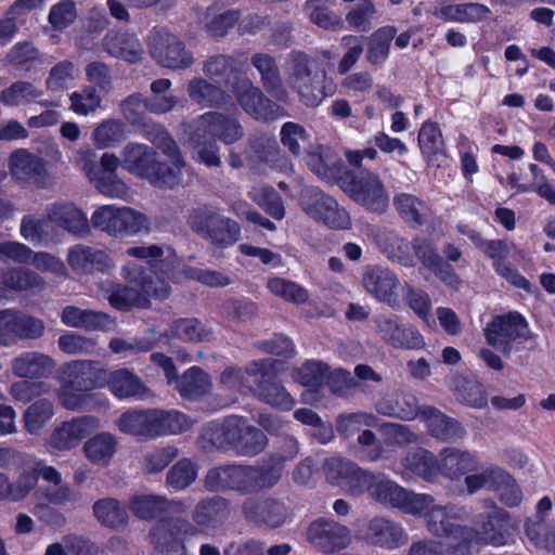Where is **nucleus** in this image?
Returning <instances> with one entry per match:
<instances>
[{
  "instance_id": "nucleus-1",
  "label": "nucleus",
  "mask_w": 555,
  "mask_h": 555,
  "mask_svg": "<svg viewBox=\"0 0 555 555\" xmlns=\"http://www.w3.org/2000/svg\"><path fill=\"white\" fill-rule=\"evenodd\" d=\"M243 135V127L235 117L206 112L183 125L181 141L195 162L206 167H219L221 158L217 140L230 145Z\"/></svg>"
},
{
  "instance_id": "nucleus-2",
  "label": "nucleus",
  "mask_w": 555,
  "mask_h": 555,
  "mask_svg": "<svg viewBox=\"0 0 555 555\" xmlns=\"http://www.w3.org/2000/svg\"><path fill=\"white\" fill-rule=\"evenodd\" d=\"M120 275L135 287L109 280L101 281L99 284L102 295L116 309L146 308L151 299L165 300L170 295V286L166 281L157 275L153 279L147 274V270L135 261H127L120 269Z\"/></svg>"
},
{
  "instance_id": "nucleus-3",
  "label": "nucleus",
  "mask_w": 555,
  "mask_h": 555,
  "mask_svg": "<svg viewBox=\"0 0 555 555\" xmlns=\"http://www.w3.org/2000/svg\"><path fill=\"white\" fill-rule=\"evenodd\" d=\"M72 163L101 194L120 199L128 196L129 188L117 175L119 158L114 153H103L98 164L93 150L80 147L74 151Z\"/></svg>"
},
{
  "instance_id": "nucleus-4",
  "label": "nucleus",
  "mask_w": 555,
  "mask_h": 555,
  "mask_svg": "<svg viewBox=\"0 0 555 555\" xmlns=\"http://www.w3.org/2000/svg\"><path fill=\"white\" fill-rule=\"evenodd\" d=\"M426 498L428 502L415 516L424 517L427 530L438 537L439 542L455 545L456 555H469V538L465 535L469 534L468 527L457 524L465 516L464 509L455 505L437 504L429 494H426Z\"/></svg>"
},
{
  "instance_id": "nucleus-5",
  "label": "nucleus",
  "mask_w": 555,
  "mask_h": 555,
  "mask_svg": "<svg viewBox=\"0 0 555 555\" xmlns=\"http://www.w3.org/2000/svg\"><path fill=\"white\" fill-rule=\"evenodd\" d=\"M91 222L94 228L115 236H134L151 228L145 214L128 206L103 205L92 214Z\"/></svg>"
},
{
  "instance_id": "nucleus-6",
  "label": "nucleus",
  "mask_w": 555,
  "mask_h": 555,
  "mask_svg": "<svg viewBox=\"0 0 555 555\" xmlns=\"http://www.w3.org/2000/svg\"><path fill=\"white\" fill-rule=\"evenodd\" d=\"M289 85L297 91L306 106H318L326 96L324 92L325 72L304 53L293 55Z\"/></svg>"
},
{
  "instance_id": "nucleus-7",
  "label": "nucleus",
  "mask_w": 555,
  "mask_h": 555,
  "mask_svg": "<svg viewBox=\"0 0 555 555\" xmlns=\"http://www.w3.org/2000/svg\"><path fill=\"white\" fill-rule=\"evenodd\" d=\"M146 46L153 60L163 67L185 69L193 64L192 52L166 27H154L146 37Z\"/></svg>"
},
{
  "instance_id": "nucleus-8",
  "label": "nucleus",
  "mask_w": 555,
  "mask_h": 555,
  "mask_svg": "<svg viewBox=\"0 0 555 555\" xmlns=\"http://www.w3.org/2000/svg\"><path fill=\"white\" fill-rule=\"evenodd\" d=\"M369 495L384 506L398 508L413 516L428 502L426 493L406 490L384 474L375 475Z\"/></svg>"
},
{
  "instance_id": "nucleus-9",
  "label": "nucleus",
  "mask_w": 555,
  "mask_h": 555,
  "mask_svg": "<svg viewBox=\"0 0 555 555\" xmlns=\"http://www.w3.org/2000/svg\"><path fill=\"white\" fill-rule=\"evenodd\" d=\"M474 526L468 528L469 534H466L469 538V555L482 544L500 546L507 543L511 528L508 514L496 505L476 516Z\"/></svg>"
},
{
  "instance_id": "nucleus-10",
  "label": "nucleus",
  "mask_w": 555,
  "mask_h": 555,
  "mask_svg": "<svg viewBox=\"0 0 555 555\" xmlns=\"http://www.w3.org/2000/svg\"><path fill=\"white\" fill-rule=\"evenodd\" d=\"M274 361L263 359L248 364V373L254 374L256 387L254 393L262 402L283 410L289 411L294 408L296 401L286 390V388L275 380L273 374Z\"/></svg>"
},
{
  "instance_id": "nucleus-11",
  "label": "nucleus",
  "mask_w": 555,
  "mask_h": 555,
  "mask_svg": "<svg viewBox=\"0 0 555 555\" xmlns=\"http://www.w3.org/2000/svg\"><path fill=\"white\" fill-rule=\"evenodd\" d=\"M483 333L487 343L503 353H509L515 344L530 338L528 323L517 312L494 317Z\"/></svg>"
},
{
  "instance_id": "nucleus-12",
  "label": "nucleus",
  "mask_w": 555,
  "mask_h": 555,
  "mask_svg": "<svg viewBox=\"0 0 555 555\" xmlns=\"http://www.w3.org/2000/svg\"><path fill=\"white\" fill-rule=\"evenodd\" d=\"M341 188L352 201L372 212H384L389 205V194L374 172H361L344 181Z\"/></svg>"
},
{
  "instance_id": "nucleus-13",
  "label": "nucleus",
  "mask_w": 555,
  "mask_h": 555,
  "mask_svg": "<svg viewBox=\"0 0 555 555\" xmlns=\"http://www.w3.org/2000/svg\"><path fill=\"white\" fill-rule=\"evenodd\" d=\"M306 540L315 551L324 555H334L347 548L352 537L348 527L333 518L320 517L307 527Z\"/></svg>"
},
{
  "instance_id": "nucleus-14",
  "label": "nucleus",
  "mask_w": 555,
  "mask_h": 555,
  "mask_svg": "<svg viewBox=\"0 0 555 555\" xmlns=\"http://www.w3.org/2000/svg\"><path fill=\"white\" fill-rule=\"evenodd\" d=\"M189 224L194 231L206 233L214 244L220 246L234 244L241 233L235 221L207 207L194 209L189 217Z\"/></svg>"
},
{
  "instance_id": "nucleus-15",
  "label": "nucleus",
  "mask_w": 555,
  "mask_h": 555,
  "mask_svg": "<svg viewBox=\"0 0 555 555\" xmlns=\"http://www.w3.org/2000/svg\"><path fill=\"white\" fill-rule=\"evenodd\" d=\"M470 240L493 261L495 272L519 288H528L529 282L517 270L509 267L505 259L511 256L524 257V253L517 245L509 241H485L478 232H470Z\"/></svg>"
},
{
  "instance_id": "nucleus-16",
  "label": "nucleus",
  "mask_w": 555,
  "mask_h": 555,
  "mask_svg": "<svg viewBox=\"0 0 555 555\" xmlns=\"http://www.w3.org/2000/svg\"><path fill=\"white\" fill-rule=\"evenodd\" d=\"M100 427V421L91 415L73 417L61 422L46 440L52 451H69L80 444L89 434Z\"/></svg>"
},
{
  "instance_id": "nucleus-17",
  "label": "nucleus",
  "mask_w": 555,
  "mask_h": 555,
  "mask_svg": "<svg viewBox=\"0 0 555 555\" xmlns=\"http://www.w3.org/2000/svg\"><path fill=\"white\" fill-rule=\"evenodd\" d=\"M326 479L344 491L351 494H361L364 491L370 492V485L375 475L361 469L356 464L343 459H330L324 464Z\"/></svg>"
},
{
  "instance_id": "nucleus-18",
  "label": "nucleus",
  "mask_w": 555,
  "mask_h": 555,
  "mask_svg": "<svg viewBox=\"0 0 555 555\" xmlns=\"http://www.w3.org/2000/svg\"><path fill=\"white\" fill-rule=\"evenodd\" d=\"M304 211L313 220L322 222L336 230H347L351 220L347 210L338 205L336 199L321 191H312L302 199Z\"/></svg>"
},
{
  "instance_id": "nucleus-19",
  "label": "nucleus",
  "mask_w": 555,
  "mask_h": 555,
  "mask_svg": "<svg viewBox=\"0 0 555 555\" xmlns=\"http://www.w3.org/2000/svg\"><path fill=\"white\" fill-rule=\"evenodd\" d=\"M105 370L96 362L89 360H74L60 369L59 379L61 384L77 388L80 391L104 387Z\"/></svg>"
},
{
  "instance_id": "nucleus-20",
  "label": "nucleus",
  "mask_w": 555,
  "mask_h": 555,
  "mask_svg": "<svg viewBox=\"0 0 555 555\" xmlns=\"http://www.w3.org/2000/svg\"><path fill=\"white\" fill-rule=\"evenodd\" d=\"M233 92L241 107L255 119L268 120L284 115L282 108L264 98L250 81L237 83Z\"/></svg>"
},
{
  "instance_id": "nucleus-21",
  "label": "nucleus",
  "mask_w": 555,
  "mask_h": 555,
  "mask_svg": "<svg viewBox=\"0 0 555 555\" xmlns=\"http://www.w3.org/2000/svg\"><path fill=\"white\" fill-rule=\"evenodd\" d=\"M479 465L477 452L456 447L443 448L438 454V477L443 476L451 481L465 478Z\"/></svg>"
},
{
  "instance_id": "nucleus-22",
  "label": "nucleus",
  "mask_w": 555,
  "mask_h": 555,
  "mask_svg": "<svg viewBox=\"0 0 555 555\" xmlns=\"http://www.w3.org/2000/svg\"><path fill=\"white\" fill-rule=\"evenodd\" d=\"M2 326L4 328V346L14 344L17 339H38L44 333V323L24 312L2 310Z\"/></svg>"
},
{
  "instance_id": "nucleus-23",
  "label": "nucleus",
  "mask_w": 555,
  "mask_h": 555,
  "mask_svg": "<svg viewBox=\"0 0 555 555\" xmlns=\"http://www.w3.org/2000/svg\"><path fill=\"white\" fill-rule=\"evenodd\" d=\"M362 284L365 291L377 300L390 306L397 302L400 282L388 268L366 267L362 275Z\"/></svg>"
},
{
  "instance_id": "nucleus-24",
  "label": "nucleus",
  "mask_w": 555,
  "mask_h": 555,
  "mask_svg": "<svg viewBox=\"0 0 555 555\" xmlns=\"http://www.w3.org/2000/svg\"><path fill=\"white\" fill-rule=\"evenodd\" d=\"M66 261L72 271L77 274H91L114 267L113 260L105 251L85 244L70 246L67 249Z\"/></svg>"
},
{
  "instance_id": "nucleus-25",
  "label": "nucleus",
  "mask_w": 555,
  "mask_h": 555,
  "mask_svg": "<svg viewBox=\"0 0 555 555\" xmlns=\"http://www.w3.org/2000/svg\"><path fill=\"white\" fill-rule=\"evenodd\" d=\"M364 539L375 546L396 550L403 546L409 537L400 524L383 517H375L369 521Z\"/></svg>"
},
{
  "instance_id": "nucleus-26",
  "label": "nucleus",
  "mask_w": 555,
  "mask_h": 555,
  "mask_svg": "<svg viewBox=\"0 0 555 555\" xmlns=\"http://www.w3.org/2000/svg\"><path fill=\"white\" fill-rule=\"evenodd\" d=\"M125 255L131 258L146 260L151 267L147 274L152 275L153 279L157 275L164 281L165 279L159 275V272H164L169 276V279H172L170 272L178 264L177 257L172 248L169 246H159L155 244L132 246L125 250Z\"/></svg>"
},
{
  "instance_id": "nucleus-27",
  "label": "nucleus",
  "mask_w": 555,
  "mask_h": 555,
  "mask_svg": "<svg viewBox=\"0 0 555 555\" xmlns=\"http://www.w3.org/2000/svg\"><path fill=\"white\" fill-rule=\"evenodd\" d=\"M75 500V495L67 485L60 483L53 488L39 489L35 493L34 513L49 524L60 525L64 517L50 508V505H64Z\"/></svg>"
},
{
  "instance_id": "nucleus-28",
  "label": "nucleus",
  "mask_w": 555,
  "mask_h": 555,
  "mask_svg": "<svg viewBox=\"0 0 555 555\" xmlns=\"http://www.w3.org/2000/svg\"><path fill=\"white\" fill-rule=\"evenodd\" d=\"M47 216L54 229L85 236L89 233V221L86 214L73 203H55L48 207Z\"/></svg>"
},
{
  "instance_id": "nucleus-29",
  "label": "nucleus",
  "mask_w": 555,
  "mask_h": 555,
  "mask_svg": "<svg viewBox=\"0 0 555 555\" xmlns=\"http://www.w3.org/2000/svg\"><path fill=\"white\" fill-rule=\"evenodd\" d=\"M156 152L142 143H127L120 153L119 166L131 175L149 180L154 170Z\"/></svg>"
},
{
  "instance_id": "nucleus-30",
  "label": "nucleus",
  "mask_w": 555,
  "mask_h": 555,
  "mask_svg": "<svg viewBox=\"0 0 555 555\" xmlns=\"http://www.w3.org/2000/svg\"><path fill=\"white\" fill-rule=\"evenodd\" d=\"M104 50L113 57L128 63L139 62L144 53L138 36L128 30H111L103 39Z\"/></svg>"
},
{
  "instance_id": "nucleus-31",
  "label": "nucleus",
  "mask_w": 555,
  "mask_h": 555,
  "mask_svg": "<svg viewBox=\"0 0 555 555\" xmlns=\"http://www.w3.org/2000/svg\"><path fill=\"white\" fill-rule=\"evenodd\" d=\"M104 378V386H107L112 393L119 399H145L151 396L142 380L127 369L105 371Z\"/></svg>"
},
{
  "instance_id": "nucleus-32",
  "label": "nucleus",
  "mask_w": 555,
  "mask_h": 555,
  "mask_svg": "<svg viewBox=\"0 0 555 555\" xmlns=\"http://www.w3.org/2000/svg\"><path fill=\"white\" fill-rule=\"evenodd\" d=\"M11 175L23 183H39L46 175L44 162L25 149L15 150L9 158Z\"/></svg>"
},
{
  "instance_id": "nucleus-33",
  "label": "nucleus",
  "mask_w": 555,
  "mask_h": 555,
  "mask_svg": "<svg viewBox=\"0 0 555 555\" xmlns=\"http://www.w3.org/2000/svg\"><path fill=\"white\" fill-rule=\"evenodd\" d=\"M421 420L425 423L431 436L441 440H457L465 437L464 427L454 418L448 417L433 406H423L420 410Z\"/></svg>"
},
{
  "instance_id": "nucleus-34",
  "label": "nucleus",
  "mask_w": 555,
  "mask_h": 555,
  "mask_svg": "<svg viewBox=\"0 0 555 555\" xmlns=\"http://www.w3.org/2000/svg\"><path fill=\"white\" fill-rule=\"evenodd\" d=\"M210 491L233 489L247 493V466H225L210 469L205 477Z\"/></svg>"
},
{
  "instance_id": "nucleus-35",
  "label": "nucleus",
  "mask_w": 555,
  "mask_h": 555,
  "mask_svg": "<svg viewBox=\"0 0 555 555\" xmlns=\"http://www.w3.org/2000/svg\"><path fill=\"white\" fill-rule=\"evenodd\" d=\"M20 234L33 245L48 246L60 242L59 232L48 217L24 216L21 220Z\"/></svg>"
},
{
  "instance_id": "nucleus-36",
  "label": "nucleus",
  "mask_w": 555,
  "mask_h": 555,
  "mask_svg": "<svg viewBox=\"0 0 555 555\" xmlns=\"http://www.w3.org/2000/svg\"><path fill=\"white\" fill-rule=\"evenodd\" d=\"M413 247L416 256L421 259L423 264L433 270L444 284L452 288L459 287L461 284L460 278L450 264L442 261L440 256L431 247L430 243L426 240L416 238Z\"/></svg>"
},
{
  "instance_id": "nucleus-37",
  "label": "nucleus",
  "mask_w": 555,
  "mask_h": 555,
  "mask_svg": "<svg viewBox=\"0 0 555 555\" xmlns=\"http://www.w3.org/2000/svg\"><path fill=\"white\" fill-rule=\"evenodd\" d=\"M378 413L397 417L405 421H412L420 415L417 400L413 395L402 392L386 393L377 403Z\"/></svg>"
},
{
  "instance_id": "nucleus-38",
  "label": "nucleus",
  "mask_w": 555,
  "mask_h": 555,
  "mask_svg": "<svg viewBox=\"0 0 555 555\" xmlns=\"http://www.w3.org/2000/svg\"><path fill=\"white\" fill-rule=\"evenodd\" d=\"M509 480V473L496 464H487L479 470H473L464 478L465 490L475 494L480 490L495 491L501 485Z\"/></svg>"
},
{
  "instance_id": "nucleus-39",
  "label": "nucleus",
  "mask_w": 555,
  "mask_h": 555,
  "mask_svg": "<svg viewBox=\"0 0 555 555\" xmlns=\"http://www.w3.org/2000/svg\"><path fill=\"white\" fill-rule=\"evenodd\" d=\"M247 427V423L242 417L230 416L222 423L209 424L205 436L214 446L223 447L231 443L240 449Z\"/></svg>"
},
{
  "instance_id": "nucleus-40",
  "label": "nucleus",
  "mask_w": 555,
  "mask_h": 555,
  "mask_svg": "<svg viewBox=\"0 0 555 555\" xmlns=\"http://www.w3.org/2000/svg\"><path fill=\"white\" fill-rule=\"evenodd\" d=\"M62 323L69 327L85 330H109L113 320L103 312L67 306L61 313Z\"/></svg>"
},
{
  "instance_id": "nucleus-41",
  "label": "nucleus",
  "mask_w": 555,
  "mask_h": 555,
  "mask_svg": "<svg viewBox=\"0 0 555 555\" xmlns=\"http://www.w3.org/2000/svg\"><path fill=\"white\" fill-rule=\"evenodd\" d=\"M118 448L116 437L111 433H100L91 437L83 444V454L87 460L96 466H107Z\"/></svg>"
},
{
  "instance_id": "nucleus-42",
  "label": "nucleus",
  "mask_w": 555,
  "mask_h": 555,
  "mask_svg": "<svg viewBox=\"0 0 555 555\" xmlns=\"http://www.w3.org/2000/svg\"><path fill=\"white\" fill-rule=\"evenodd\" d=\"M402 466L411 474L427 481L438 479V456L428 450L416 448L409 450L402 460Z\"/></svg>"
},
{
  "instance_id": "nucleus-43",
  "label": "nucleus",
  "mask_w": 555,
  "mask_h": 555,
  "mask_svg": "<svg viewBox=\"0 0 555 555\" xmlns=\"http://www.w3.org/2000/svg\"><path fill=\"white\" fill-rule=\"evenodd\" d=\"M54 366V360L44 353L25 352L14 360L12 370L20 377H42L50 374Z\"/></svg>"
},
{
  "instance_id": "nucleus-44",
  "label": "nucleus",
  "mask_w": 555,
  "mask_h": 555,
  "mask_svg": "<svg viewBox=\"0 0 555 555\" xmlns=\"http://www.w3.org/2000/svg\"><path fill=\"white\" fill-rule=\"evenodd\" d=\"M172 160V167L156 159L154 170L151 172L149 182L157 188L172 189L182 183V170L186 164L178 149L177 155H167Z\"/></svg>"
},
{
  "instance_id": "nucleus-45",
  "label": "nucleus",
  "mask_w": 555,
  "mask_h": 555,
  "mask_svg": "<svg viewBox=\"0 0 555 555\" xmlns=\"http://www.w3.org/2000/svg\"><path fill=\"white\" fill-rule=\"evenodd\" d=\"M176 388L185 399H195L209 392L211 382L207 373L197 366L190 367L183 375L173 380Z\"/></svg>"
},
{
  "instance_id": "nucleus-46",
  "label": "nucleus",
  "mask_w": 555,
  "mask_h": 555,
  "mask_svg": "<svg viewBox=\"0 0 555 555\" xmlns=\"http://www.w3.org/2000/svg\"><path fill=\"white\" fill-rule=\"evenodd\" d=\"M153 418L154 410L128 411L118 418L117 427L120 431L128 435L145 438L155 437Z\"/></svg>"
},
{
  "instance_id": "nucleus-47",
  "label": "nucleus",
  "mask_w": 555,
  "mask_h": 555,
  "mask_svg": "<svg viewBox=\"0 0 555 555\" xmlns=\"http://www.w3.org/2000/svg\"><path fill=\"white\" fill-rule=\"evenodd\" d=\"M127 137V126L119 119H105L91 133V141L100 150L118 145Z\"/></svg>"
},
{
  "instance_id": "nucleus-48",
  "label": "nucleus",
  "mask_w": 555,
  "mask_h": 555,
  "mask_svg": "<svg viewBox=\"0 0 555 555\" xmlns=\"http://www.w3.org/2000/svg\"><path fill=\"white\" fill-rule=\"evenodd\" d=\"M186 91L189 98L202 107H220L227 103L223 91L203 78L190 80Z\"/></svg>"
},
{
  "instance_id": "nucleus-49",
  "label": "nucleus",
  "mask_w": 555,
  "mask_h": 555,
  "mask_svg": "<svg viewBox=\"0 0 555 555\" xmlns=\"http://www.w3.org/2000/svg\"><path fill=\"white\" fill-rule=\"evenodd\" d=\"M0 284L12 291L42 289L44 280L29 269L8 268L0 273Z\"/></svg>"
},
{
  "instance_id": "nucleus-50",
  "label": "nucleus",
  "mask_w": 555,
  "mask_h": 555,
  "mask_svg": "<svg viewBox=\"0 0 555 555\" xmlns=\"http://www.w3.org/2000/svg\"><path fill=\"white\" fill-rule=\"evenodd\" d=\"M240 13L236 10H224L220 7H209L202 20L204 28L215 37L224 36L238 21Z\"/></svg>"
},
{
  "instance_id": "nucleus-51",
  "label": "nucleus",
  "mask_w": 555,
  "mask_h": 555,
  "mask_svg": "<svg viewBox=\"0 0 555 555\" xmlns=\"http://www.w3.org/2000/svg\"><path fill=\"white\" fill-rule=\"evenodd\" d=\"M384 325L385 327L380 326V331L392 346L408 349L424 347V338L416 328L399 326L390 320L385 321Z\"/></svg>"
},
{
  "instance_id": "nucleus-52",
  "label": "nucleus",
  "mask_w": 555,
  "mask_h": 555,
  "mask_svg": "<svg viewBox=\"0 0 555 555\" xmlns=\"http://www.w3.org/2000/svg\"><path fill=\"white\" fill-rule=\"evenodd\" d=\"M53 416L54 405L51 401H35L23 414L24 428L30 435H40Z\"/></svg>"
},
{
  "instance_id": "nucleus-53",
  "label": "nucleus",
  "mask_w": 555,
  "mask_h": 555,
  "mask_svg": "<svg viewBox=\"0 0 555 555\" xmlns=\"http://www.w3.org/2000/svg\"><path fill=\"white\" fill-rule=\"evenodd\" d=\"M93 515L96 520L109 528H118L127 522L128 515L119 501L113 498H105L94 502Z\"/></svg>"
},
{
  "instance_id": "nucleus-54",
  "label": "nucleus",
  "mask_w": 555,
  "mask_h": 555,
  "mask_svg": "<svg viewBox=\"0 0 555 555\" xmlns=\"http://www.w3.org/2000/svg\"><path fill=\"white\" fill-rule=\"evenodd\" d=\"M170 88L171 81L167 78L153 81L151 85L153 95L146 100V108L155 114H165L172 111L179 104V98L168 93Z\"/></svg>"
},
{
  "instance_id": "nucleus-55",
  "label": "nucleus",
  "mask_w": 555,
  "mask_h": 555,
  "mask_svg": "<svg viewBox=\"0 0 555 555\" xmlns=\"http://www.w3.org/2000/svg\"><path fill=\"white\" fill-rule=\"evenodd\" d=\"M251 62L260 73L261 79L267 89L279 100H284L286 92L282 87L274 60L268 54L259 53L253 56Z\"/></svg>"
},
{
  "instance_id": "nucleus-56",
  "label": "nucleus",
  "mask_w": 555,
  "mask_h": 555,
  "mask_svg": "<svg viewBox=\"0 0 555 555\" xmlns=\"http://www.w3.org/2000/svg\"><path fill=\"white\" fill-rule=\"evenodd\" d=\"M155 437L160 435H176L188 430L192 421L183 413L171 410H154Z\"/></svg>"
},
{
  "instance_id": "nucleus-57",
  "label": "nucleus",
  "mask_w": 555,
  "mask_h": 555,
  "mask_svg": "<svg viewBox=\"0 0 555 555\" xmlns=\"http://www.w3.org/2000/svg\"><path fill=\"white\" fill-rule=\"evenodd\" d=\"M76 78L75 64L70 61H61L50 69L46 79V88L52 93H63L74 86Z\"/></svg>"
},
{
  "instance_id": "nucleus-58",
  "label": "nucleus",
  "mask_w": 555,
  "mask_h": 555,
  "mask_svg": "<svg viewBox=\"0 0 555 555\" xmlns=\"http://www.w3.org/2000/svg\"><path fill=\"white\" fill-rule=\"evenodd\" d=\"M228 509V503L224 499L214 496L202 500L193 512V520L201 528H208L221 519Z\"/></svg>"
},
{
  "instance_id": "nucleus-59",
  "label": "nucleus",
  "mask_w": 555,
  "mask_h": 555,
  "mask_svg": "<svg viewBox=\"0 0 555 555\" xmlns=\"http://www.w3.org/2000/svg\"><path fill=\"white\" fill-rule=\"evenodd\" d=\"M42 91L28 81H16L3 90L0 101L7 106L26 105L41 98Z\"/></svg>"
},
{
  "instance_id": "nucleus-60",
  "label": "nucleus",
  "mask_w": 555,
  "mask_h": 555,
  "mask_svg": "<svg viewBox=\"0 0 555 555\" xmlns=\"http://www.w3.org/2000/svg\"><path fill=\"white\" fill-rule=\"evenodd\" d=\"M280 464L263 466H247V493L273 487L281 478Z\"/></svg>"
},
{
  "instance_id": "nucleus-61",
  "label": "nucleus",
  "mask_w": 555,
  "mask_h": 555,
  "mask_svg": "<svg viewBox=\"0 0 555 555\" xmlns=\"http://www.w3.org/2000/svg\"><path fill=\"white\" fill-rule=\"evenodd\" d=\"M393 204L401 217L409 222L422 224L430 216L428 207L411 194L402 193L397 195Z\"/></svg>"
},
{
  "instance_id": "nucleus-62",
  "label": "nucleus",
  "mask_w": 555,
  "mask_h": 555,
  "mask_svg": "<svg viewBox=\"0 0 555 555\" xmlns=\"http://www.w3.org/2000/svg\"><path fill=\"white\" fill-rule=\"evenodd\" d=\"M396 28L385 26L377 29L370 38L367 49V61L372 64H380L386 61L389 53L390 42L396 36Z\"/></svg>"
},
{
  "instance_id": "nucleus-63",
  "label": "nucleus",
  "mask_w": 555,
  "mask_h": 555,
  "mask_svg": "<svg viewBox=\"0 0 555 555\" xmlns=\"http://www.w3.org/2000/svg\"><path fill=\"white\" fill-rule=\"evenodd\" d=\"M249 196L272 218L278 220L284 218L285 208L282 198L273 189L264 185H255L250 190Z\"/></svg>"
},
{
  "instance_id": "nucleus-64",
  "label": "nucleus",
  "mask_w": 555,
  "mask_h": 555,
  "mask_svg": "<svg viewBox=\"0 0 555 555\" xmlns=\"http://www.w3.org/2000/svg\"><path fill=\"white\" fill-rule=\"evenodd\" d=\"M93 545L82 537L65 535L47 546L44 555H92Z\"/></svg>"
}]
</instances>
